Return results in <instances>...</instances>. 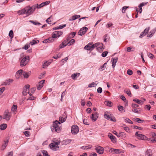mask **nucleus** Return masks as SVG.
I'll return each instance as SVG.
<instances>
[{
    "label": "nucleus",
    "instance_id": "nucleus-1",
    "mask_svg": "<svg viewBox=\"0 0 156 156\" xmlns=\"http://www.w3.org/2000/svg\"><path fill=\"white\" fill-rule=\"evenodd\" d=\"M66 117H65L63 118L62 117H59V121L60 122H59L57 120L54 122H53L52 126L51 127V129L52 132H59L60 131V128L58 124H60L61 123H62L64 122L66 120Z\"/></svg>",
    "mask_w": 156,
    "mask_h": 156
},
{
    "label": "nucleus",
    "instance_id": "nucleus-2",
    "mask_svg": "<svg viewBox=\"0 0 156 156\" xmlns=\"http://www.w3.org/2000/svg\"><path fill=\"white\" fill-rule=\"evenodd\" d=\"M32 8L30 5L26 6L23 9L18 10L17 14L19 15H23L25 14L27 16H28L33 13Z\"/></svg>",
    "mask_w": 156,
    "mask_h": 156
},
{
    "label": "nucleus",
    "instance_id": "nucleus-3",
    "mask_svg": "<svg viewBox=\"0 0 156 156\" xmlns=\"http://www.w3.org/2000/svg\"><path fill=\"white\" fill-rule=\"evenodd\" d=\"M12 116V113L9 110H5L3 113L2 116V119H5V120L8 121L10 119Z\"/></svg>",
    "mask_w": 156,
    "mask_h": 156
},
{
    "label": "nucleus",
    "instance_id": "nucleus-4",
    "mask_svg": "<svg viewBox=\"0 0 156 156\" xmlns=\"http://www.w3.org/2000/svg\"><path fill=\"white\" fill-rule=\"evenodd\" d=\"M29 57L27 55L23 58L20 62V66L23 67L25 66L29 61Z\"/></svg>",
    "mask_w": 156,
    "mask_h": 156
},
{
    "label": "nucleus",
    "instance_id": "nucleus-5",
    "mask_svg": "<svg viewBox=\"0 0 156 156\" xmlns=\"http://www.w3.org/2000/svg\"><path fill=\"white\" fill-rule=\"evenodd\" d=\"M60 142H54L53 143H51L49 145L50 148L54 151H56L58 150L59 147L58 146Z\"/></svg>",
    "mask_w": 156,
    "mask_h": 156
},
{
    "label": "nucleus",
    "instance_id": "nucleus-6",
    "mask_svg": "<svg viewBox=\"0 0 156 156\" xmlns=\"http://www.w3.org/2000/svg\"><path fill=\"white\" fill-rule=\"evenodd\" d=\"M30 86L29 84L26 85L25 86L23 89L22 94L23 95L26 96L28 93L30 96L31 95V94L29 92Z\"/></svg>",
    "mask_w": 156,
    "mask_h": 156
},
{
    "label": "nucleus",
    "instance_id": "nucleus-7",
    "mask_svg": "<svg viewBox=\"0 0 156 156\" xmlns=\"http://www.w3.org/2000/svg\"><path fill=\"white\" fill-rule=\"evenodd\" d=\"M71 132L73 134H76L79 132L78 126L76 125H73L71 127Z\"/></svg>",
    "mask_w": 156,
    "mask_h": 156
},
{
    "label": "nucleus",
    "instance_id": "nucleus-8",
    "mask_svg": "<svg viewBox=\"0 0 156 156\" xmlns=\"http://www.w3.org/2000/svg\"><path fill=\"white\" fill-rule=\"evenodd\" d=\"M63 34V32L61 31H55L52 34V35L54 38H56L57 37H60L61 35H62Z\"/></svg>",
    "mask_w": 156,
    "mask_h": 156
},
{
    "label": "nucleus",
    "instance_id": "nucleus-9",
    "mask_svg": "<svg viewBox=\"0 0 156 156\" xmlns=\"http://www.w3.org/2000/svg\"><path fill=\"white\" fill-rule=\"evenodd\" d=\"M138 132H136L135 134V136L138 137L139 139L145 140H147V137L145 135L141 134H138Z\"/></svg>",
    "mask_w": 156,
    "mask_h": 156
},
{
    "label": "nucleus",
    "instance_id": "nucleus-10",
    "mask_svg": "<svg viewBox=\"0 0 156 156\" xmlns=\"http://www.w3.org/2000/svg\"><path fill=\"white\" fill-rule=\"evenodd\" d=\"M88 30V28L86 27H83L79 31L78 34V35L82 36L84 35Z\"/></svg>",
    "mask_w": 156,
    "mask_h": 156
},
{
    "label": "nucleus",
    "instance_id": "nucleus-11",
    "mask_svg": "<svg viewBox=\"0 0 156 156\" xmlns=\"http://www.w3.org/2000/svg\"><path fill=\"white\" fill-rule=\"evenodd\" d=\"M96 152L100 154H102L103 153L104 149L101 146L96 147L95 148Z\"/></svg>",
    "mask_w": 156,
    "mask_h": 156
},
{
    "label": "nucleus",
    "instance_id": "nucleus-12",
    "mask_svg": "<svg viewBox=\"0 0 156 156\" xmlns=\"http://www.w3.org/2000/svg\"><path fill=\"white\" fill-rule=\"evenodd\" d=\"M93 43L90 42L87 45L85 46L84 48L85 49L87 50H90L91 51L93 50V48H91L92 47V44Z\"/></svg>",
    "mask_w": 156,
    "mask_h": 156
},
{
    "label": "nucleus",
    "instance_id": "nucleus-13",
    "mask_svg": "<svg viewBox=\"0 0 156 156\" xmlns=\"http://www.w3.org/2000/svg\"><path fill=\"white\" fill-rule=\"evenodd\" d=\"M45 80H42L40 81L38 84L37 85V89L38 90H40L43 87V84L44 83Z\"/></svg>",
    "mask_w": 156,
    "mask_h": 156
},
{
    "label": "nucleus",
    "instance_id": "nucleus-14",
    "mask_svg": "<svg viewBox=\"0 0 156 156\" xmlns=\"http://www.w3.org/2000/svg\"><path fill=\"white\" fill-rule=\"evenodd\" d=\"M13 81V80L11 79H9L6 80L2 84L3 85H9L12 83Z\"/></svg>",
    "mask_w": 156,
    "mask_h": 156
},
{
    "label": "nucleus",
    "instance_id": "nucleus-15",
    "mask_svg": "<svg viewBox=\"0 0 156 156\" xmlns=\"http://www.w3.org/2000/svg\"><path fill=\"white\" fill-rule=\"evenodd\" d=\"M97 115L98 113L96 112H95L94 114H92L91 117L92 120L94 122L95 121L98 117Z\"/></svg>",
    "mask_w": 156,
    "mask_h": 156
},
{
    "label": "nucleus",
    "instance_id": "nucleus-16",
    "mask_svg": "<svg viewBox=\"0 0 156 156\" xmlns=\"http://www.w3.org/2000/svg\"><path fill=\"white\" fill-rule=\"evenodd\" d=\"M72 141L71 139H66L62 142V145H67L70 143Z\"/></svg>",
    "mask_w": 156,
    "mask_h": 156
},
{
    "label": "nucleus",
    "instance_id": "nucleus-17",
    "mask_svg": "<svg viewBox=\"0 0 156 156\" xmlns=\"http://www.w3.org/2000/svg\"><path fill=\"white\" fill-rule=\"evenodd\" d=\"M54 37H53L52 36L51 37H50L48 38L45 39L43 41V43H47L51 42L53 41Z\"/></svg>",
    "mask_w": 156,
    "mask_h": 156
},
{
    "label": "nucleus",
    "instance_id": "nucleus-18",
    "mask_svg": "<svg viewBox=\"0 0 156 156\" xmlns=\"http://www.w3.org/2000/svg\"><path fill=\"white\" fill-rule=\"evenodd\" d=\"M80 17V16L79 15H74L71 17L69 19V21H73L79 18Z\"/></svg>",
    "mask_w": 156,
    "mask_h": 156
},
{
    "label": "nucleus",
    "instance_id": "nucleus-19",
    "mask_svg": "<svg viewBox=\"0 0 156 156\" xmlns=\"http://www.w3.org/2000/svg\"><path fill=\"white\" fill-rule=\"evenodd\" d=\"M112 66L114 68L116 65V63L118 61V58L117 57L115 58H112Z\"/></svg>",
    "mask_w": 156,
    "mask_h": 156
},
{
    "label": "nucleus",
    "instance_id": "nucleus-20",
    "mask_svg": "<svg viewBox=\"0 0 156 156\" xmlns=\"http://www.w3.org/2000/svg\"><path fill=\"white\" fill-rule=\"evenodd\" d=\"M152 153L151 149L147 150L145 152V156H152Z\"/></svg>",
    "mask_w": 156,
    "mask_h": 156
},
{
    "label": "nucleus",
    "instance_id": "nucleus-21",
    "mask_svg": "<svg viewBox=\"0 0 156 156\" xmlns=\"http://www.w3.org/2000/svg\"><path fill=\"white\" fill-rule=\"evenodd\" d=\"M99 45H103V44L102 43H101L99 42L96 43L94 44H92V48H93V50L96 47H98Z\"/></svg>",
    "mask_w": 156,
    "mask_h": 156
},
{
    "label": "nucleus",
    "instance_id": "nucleus-22",
    "mask_svg": "<svg viewBox=\"0 0 156 156\" xmlns=\"http://www.w3.org/2000/svg\"><path fill=\"white\" fill-rule=\"evenodd\" d=\"M8 143V140L5 141L4 144L2 145L1 149L2 150H4L7 146Z\"/></svg>",
    "mask_w": 156,
    "mask_h": 156
},
{
    "label": "nucleus",
    "instance_id": "nucleus-23",
    "mask_svg": "<svg viewBox=\"0 0 156 156\" xmlns=\"http://www.w3.org/2000/svg\"><path fill=\"white\" fill-rule=\"evenodd\" d=\"M38 4H35L32 5V6H30V7L31 8H32L31 10H32L33 11V13H34V12L35 11V9L36 8L38 9Z\"/></svg>",
    "mask_w": 156,
    "mask_h": 156
},
{
    "label": "nucleus",
    "instance_id": "nucleus-24",
    "mask_svg": "<svg viewBox=\"0 0 156 156\" xmlns=\"http://www.w3.org/2000/svg\"><path fill=\"white\" fill-rule=\"evenodd\" d=\"M39 42V41L38 40L34 39L30 42V44L31 45H32L36 44L38 43Z\"/></svg>",
    "mask_w": 156,
    "mask_h": 156
},
{
    "label": "nucleus",
    "instance_id": "nucleus-25",
    "mask_svg": "<svg viewBox=\"0 0 156 156\" xmlns=\"http://www.w3.org/2000/svg\"><path fill=\"white\" fill-rule=\"evenodd\" d=\"M98 84V82L96 81L92 83H91L90 84L88 85V87H95Z\"/></svg>",
    "mask_w": 156,
    "mask_h": 156
},
{
    "label": "nucleus",
    "instance_id": "nucleus-26",
    "mask_svg": "<svg viewBox=\"0 0 156 156\" xmlns=\"http://www.w3.org/2000/svg\"><path fill=\"white\" fill-rule=\"evenodd\" d=\"M105 104L107 106H109L110 107L112 106V102L110 101H105Z\"/></svg>",
    "mask_w": 156,
    "mask_h": 156
},
{
    "label": "nucleus",
    "instance_id": "nucleus-27",
    "mask_svg": "<svg viewBox=\"0 0 156 156\" xmlns=\"http://www.w3.org/2000/svg\"><path fill=\"white\" fill-rule=\"evenodd\" d=\"M122 127L126 132L129 133H130V129L129 127H128L127 126H126V125H124L122 126Z\"/></svg>",
    "mask_w": 156,
    "mask_h": 156
},
{
    "label": "nucleus",
    "instance_id": "nucleus-28",
    "mask_svg": "<svg viewBox=\"0 0 156 156\" xmlns=\"http://www.w3.org/2000/svg\"><path fill=\"white\" fill-rule=\"evenodd\" d=\"M110 134V135H109V136L111 139L112 141L113 142H114V141H115L116 138L115 136L111 134Z\"/></svg>",
    "mask_w": 156,
    "mask_h": 156
},
{
    "label": "nucleus",
    "instance_id": "nucleus-29",
    "mask_svg": "<svg viewBox=\"0 0 156 156\" xmlns=\"http://www.w3.org/2000/svg\"><path fill=\"white\" fill-rule=\"evenodd\" d=\"M7 126L6 124H3L0 126V129L2 130H4L6 128Z\"/></svg>",
    "mask_w": 156,
    "mask_h": 156
},
{
    "label": "nucleus",
    "instance_id": "nucleus-30",
    "mask_svg": "<svg viewBox=\"0 0 156 156\" xmlns=\"http://www.w3.org/2000/svg\"><path fill=\"white\" fill-rule=\"evenodd\" d=\"M106 64L107 63L105 62L102 66H101L99 69L100 71H102L104 70L106 67Z\"/></svg>",
    "mask_w": 156,
    "mask_h": 156
},
{
    "label": "nucleus",
    "instance_id": "nucleus-31",
    "mask_svg": "<svg viewBox=\"0 0 156 156\" xmlns=\"http://www.w3.org/2000/svg\"><path fill=\"white\" fill-rule=\"evenodd\" d=\"M96 48L97 50L99 52L102 51L104 49L103 47V45H99Z\"/></svg>",
    "mask_w": 156,
    "mask_h": 156
},
{
    "label": "nucleus",
    "instance_id": "nucleus-32",
    "mask_svg": "<svg viewBox=\"0 0 156 156\" xmlns=\"http://www.w3.org/2000/svg\"><path fill=\"white\" fill-rule=\"evenodd\" d=\"M118 108L119 111L121 112H125L124 108L122 106L119 105L118 106Z\"/></svg>",
    "mask_w": 156,
    "mask_h": 156
},
{
    "label": "nucleus",
    "instance_id": "nucleus-33",
    "mask_svg": "<svg viewBox=\"0 0 156 156\" xmlns=\"http://www.w3.org/2000/svg\"><path fill=\"white\" fill-rule=\"evenodd\" d=\"M133 101L135 102L138 104H142V101L140 100H139L137 98H135L133 100Z\"/></svg>",
    "mask_w": 156,
    "mask_h": 156
},
{
    "label": "nucleus",
    "instance_id": "nucleus-34",
    "mask_svg": "<svg viewBox=\"0 0 156 156\" xmlns=\"http://www.w3.org/2000/svg\"><path fill=\"white\" fill-rule=\"evenodd\" d=\"M23 70L22 69H20L18 70L16 72V74L17 75H19V76H21L23 75Z\"/></svg>",
    "mask_w": 156,
    "mask_h": 156
},
{
    "label": "nucleus",
    "instance_id": "nucleus-35",
    "mask_svg": "<svg viewBox=\"0 0 156 156\" xmlns=\"http://www.w3.org/2000/svg\"><path fill=\"white\" fill-rule=\"evenodd\" d=\"M92 147L91 145H89L88 146H83L81 147V148L82 149L86 150L91 148Z\"/></svg>",
    "mask_w": 156,
    "mask_h": 156
},
{
    "label": "nucleus",
    "instance_id": "nucleus-36",
    "mask_svg": "<svg viewBox=\"0 0 156 156\" xmlns=\"http://www.w3.org/2000/svg\"><path fill=\"white\" fill-rule=\"evenodd\" d=\"M119 136L122 137V138H124L126 137V133L123 132H121L120 133Z\"/></svg>",
    "mask_w": 156,
    "mask_h": 156
},
{
    "label": "nucleus",
    "instance_id": "nucleus-37",
    "mask_svg": "<svg viewBox=\"0 0 156 156\" xmlns=\"http://www.w3.org/2000/svg\"><path fill=\"white\" fill-rule=\"evenodd\" d=\"M29 22H30V23H32L33 24H34V25H40L41 24V23H38V22H34L33 20H30V21H29Z\"/></svg>",
    "mask_w": 156,
    "mask_h": 156
},
{
    "label": "nucleus",
    "instance_id": "nucleus-38",
    "mask_svg": "<svg viewBox=\"0 0 156 156\" xmlns=\"http://www.w3.org/2000/svg\"><path fill=\"white\" fill-rule=\"evenodd\" d=\"M29 73H28L27 72H23V75L24 77L25 78H27L29 76Z\"/></svg>",
    "mask_w": 156,
    "mask_h": 156
},
{
    "label": "nucleus",
    "instance_id": "nucleus-39",
    "mask_svg": "<svg viewBox=\"0 0 156 156\" xmlns=\"http://www.w3.org/2000/svg\"><path fill=\"white\" fill-rule=\"evenodd\" d=\"M125 122L129 124H133V122L128 118H126L125 119Z\"/></svg>",
    "mask_w": 156,
    "mask_h": 156
},
{
    "label": "nucleus",
    "instance_id": "nucleus-40",
    "mask_svg": "<svg viewBox=\"0 0 156 156\" xmlns=\"http://www.w3.org/2000/svg\"><path fill=\"white\" fill-rule=\"evenodd\" d=\"M109 118H109V119H108V120H109L113 122H115L116 121V119H115V118L113 117L112 115H111Z\"/></svg>",
    "mask_w": 156,
    "mask_h": 156
},
{
    "label": "nucleus",
    "instance_id": "nucleus-41",
    "mask_svg": "<svg viewBox=\"0 0 156 156\" xmlns=\"http://www.w3.org/2000/svg\"><path fill=\"white\" fill-rule=\"evenodd\" d=\"M9 36L11 38H12L13 37V32L12 30H11L9 33Z\"/></svg>",
    "mask_w": 156,
    "mask_h": 156
},
{
    "label": "nucleus",
    "instance_id": "nucleus-42",
    "mask_svg": "<svg viewBox=\"0 0 156 156\" xmlns=\"http://www.w3.org/2000/svg\"><path fill=\"white\" fill-rule=\"evenodd\" d=\"M126 94L129 96H131V91L129 90H128L127 89H125L124 90Z\"/></svg>",
    "mask_w": 156,
    "mask_h": 156
},
{
    "label": "nucleus",
    "instance_id": "nucleus-43",
    "mask_svg": "<svg viewBox=\"0 0 156 156\" xmlns=\"http://www.w3.org/2000/svg\"><path fill=\"white\" fill-rule=\"evenodd\" d=\"M30 44H26L25 45V46L22 48L23 49L27 50L30 47Z\"/></svg>",
    "mask_w": 156,
    "mask_h": 156
},
{
    "label": "nucleus",
    "instance_id": "nucleus-44",
    "mask_svg": "<svg viewBox=\"0 0 156 156\" xmlns=\"http://www.w3.org/2000/svg\"><path fill=\"white\" fill-rule=\"evenodd\" d=\"M17 108V106L16 105H13L12 106V110L13 112H15L16 111V110Z\"/></svg>",
    "mask_w": 156,
    "mask_h": 156
},
{
    "label": "nucleus",
    "instance_id": "nucleus-45",
    "mask_svg": "<svg viewBox=\"0 0 156 156\" xmlns=\"http://www.w3.org/2000/svg\"><path fill=\"white\" fill-rule=\"evenodd\" d=\"M51 63V62H48L47 61H46L43 64V68H44V66H48Z\"/></svg>",
    "mask_w": 156,
    "mask_h": 156
},
{
    "label": "nucleus",
    "instance_id": "nucleus-46",
    "mask_svg": "<svg viewBox=\"0 0 156 156\" xmlns=\"http://www.w3.org/2000/svg\"><path fill=\"white\" fill-rule=\"evenodd\" d=\"M111 115L110 114H109L108 115L107 114L106 112H105L104 115V116L105 118L107 119L108 120V119H109V118H110L109 117H110Z\"/></svg>",
    "mask_w": 156,
    "mask_h": 156
},
{
    "label": "nucleus",
    "instance_id": "nucleus-47",
    "mask_svg": "<svg viewBox=\"0 0 156 156\" xmlns=\"http://www.w3.org/2000/svg\"><path fill=\"white\" fill-rule=\"evenodd\" d=\"M75 40L74 39H72L69 41V46L73 44L75 42Z\"/></svg>",
    "mask_w": 156,
    "mask_h": 156
},
{
    "label": "nucleus",
    "instance_id": "nucleus-48",
    "mask_svg": "<svg viewBox=\"0 0 156 156\" xmlns=\"http://www.w3.org/2000/svg\"><path fill=\"white\" fill-rule=\"evenodd\" d=\"M129 7V6H125L123 7L122 8V12L123 13H125V11H126V9L127 8H128Z\"/></svg>",
    "mask_w": 156,
    "mask_h": 156
},
{
    "label": "nucleus",
    "instance_id": "nucleus-49",
    "mask_svg": "<svg viewBox=\"0 0 156 156\" xmlns=\"http://www.w3.org/2000/svg\"><path fill=\"white\" fill-rule=\"evenodd\" d=\"M51 18L52 17L51 16L46 20V22L48 24H51V23H50L51 22Z\"/></svg>",
    "mask_w": 156,
    "mask_h": 156
},
{
    "label": "nucleus",
    "instance_id": "nucleus-50",
    "mask_svg": "<svg viewBox=\"0 0 156 156\" xmlns=\"http://www.w3.org/2000/svg\"><path fill=\"white\" fill-rule=\"evenodd\" d=\"M76 34V33L75 32H71L69 34V35L73 38L75 36Z\"/></svg>",
    "mask_w": 156,
    "mask_h": 156
},
{
    "label": "nucleus",
    "instance_id": "nucleus-51",
    "mask_svg": "<svg viewBox=\"0 0 156 156\" xmlns=\"http://www.w3.org/2000/svg\"><path fill=\"white\" fill-rule=\"evenodd\" d=\"M43 154V156H48V154L47 152L46 151L43 150L42 151Z\"/></svg>",
    "mask_w": 156,
    "mask_h": 156
},
{
    "label": "nucleus",
    "instance_id": "nucleus-52",
    "mask_svg": "<svg viewBox=\"0 0 156 156\" xmlns=\"http://www.w3.org/2000/svg\"><path fill=\"white\" fill-rule=\"evenodd\" d=\"M147 55L148 56L151 58H154V55L150 53H147Z\"/></svg>",
    "mask_w": 156,
    "mask_h": 156
},
{
    "label": "nucleus",
    "instance_id": "nucleus-53",
    "mask_svg": "<svg viewBox=\"0 0 156 156\" xmlns=\"http://www.w3.org/2000/svg\"><path fill=\"white\" fill-rule=\"evenodd\" d=\"M108 53V52L107 51H105L103 52L101 54V56L103 57H105Z\"/></svg>",
    "mask_w": 156,
    "mask_h": 156
},
{
    "label": "nucleus",
    "instance_id": "nucleus-54",
    "mask_svg": "<svg viewBox=\"0 0 156 156\" xmlns=\"http://www.w3.org/2000/svg\"><path fill=\"white\" fill-rule=\"evenodd\" d=\"M139 108H133L132 109V111L134 113H139Z\"/></svg>",
    "mask_w": 156,
    "mask_h": 156
},
{
    "label": "nucleus",
    "instance_id": "nucleus-55",
    "mask_svg": "<svg viewBox=\"0 0 156 156\" xmlns=\"http://www.w3.org/2000/svg\"><path fill=\"white\" fill-rule=\"evenodd\" d=\"M36 90V87H33L32 88H31L30 89V92H31V93H34L35 90Z\"/></svg>",
    "mask_w": 156,
    "mask_h": 156
},
{
    "label": "nucleus",
    "instance_id": "nucleus-56",
    "mask_svg": "<svg viewBox=\"0 0 156 156\" xmlns=\"http://www.w3.org/2000/svg\"><path fill=\"white\" fill-rule=\"evenodd\" d=\"M127 74L129 75H132L133 73V71L132 70L129 69L127 70Z\"/></svg>",
    "mask_w": 156,
    "mask_h": 156
},
{
    "label": "nucleus",
    "instance_id": "nucleus-57",
    "mask_svg": "<svg viewBox=\"0 0 156 156\" xmlns=\"http://www.w3.org/2000/svg\"><path fill=\"white\" fill-rule=\"evenodd\" d=\"M66 46V44H64L62 42L59 45V47L60 48H62Z\"/></svg>",
    "mask_w": 156,
    "mask_h": 156
},
{
    "label": "nucleus",
    "instance_id": "nucleus-58",
    "mask_svg": "<svg viewBox=\"0 0 156 156\" xmlns=\"http://www.w3.org/2000/svg\"><path fill=\"white\" fill-rule=\"evenodd\" d=\"M62 43L65 44H66V46L67 45L69 44V41H68V40H66V39L64 40Z\"/></svg>",
    "mask_w": 156,
    "mask_h": 156
},
{
    "label": "nucleus",
    "instance_id": "nucleus-59",
    "mask_svg": "<svg viewBox=\"0 0 156 156\" xmlns=\"http://www.w3.org/2000/svg\"><path fill=\"white\" fill-rule=\"evenodd\" d=\"M150 29L149 27L146 28L143 31L146 34L148 32Z\"/></svg>",
    "mask_w": 156,
    "mask_h": 156
},
{
    "label": "nucleus",
    "instance_id": "nucleus-60",
    "mask_svg": "<svg viewBox=\"0 0 156 156\" xmlns=\"http://www.w3.org/2000/svg\"><path fill=\"white\" fill-rule=\"evenodd\" d=\"M134 49V48L133 47H128L127 48V51H128V52H130V51H131V49Z\"/></svg>",
    "mask_w": 156,
    "mask_h": 156
},
{
    "label": "nucleus",
    "instance_id": "nucleus-61",
    "mask_svg": "<svg viewBox=\"0 0 156 156\" xmlns=\"http://www.w3.org/2000/svg\"><path fill=\"white\" fill-rule=\"evenodd\" d=\"M97 92L99 94H101L102 92V89L101 87H99L97 89Z\"/></svg>",
    "mask_w": 156,
    "mask_h": 156
},
{
    "label": "nucleus",
    "instance_id": "nucleus-62",
    "mask_svg": "<svg viewBox=\"0 0 156 156\" xmlns=\"http://www.w3.org/2000/svg\"><path fill=\"white\" fill-rule=\"evenodd\" d=\"M66 26V24H65L63 25H60L58 27V29H62Z\"/></svg>",
    "mask_w": 156,
    "mask_h": 156
},
{
    "label": "nucleus",
    "instance_id": "nucleus-63",
    "mask_svg": "<svg viewBox=\"0 0 156 156\" xmlns=\"http://www.w3.org/2000/svg\"><path fill=\"white\" fill-rule=\"evenodd\" d=\"M81 105L83 106L85 105V101H84V99H81Z\"/></svg>",
    "mask_w": 156,
    "mask_h": 156
},
{
    "label": "nucleus",
    "instance_id": "nucleus-64",
    "mask_svg": "<svg viewBox=\"0 0 156 156\" xmlns=\"http://www.w3.org/2000/svg\"><path fill=\"white\" fill-rule=\"evenodd\" d=\"M45 73H41L40 74V75L38 77V78L39 79H41L43 78L44 77V75Z\"/></svg>",
    "mask_w": 156,
    "mask_h": 156
}]
</instances>
